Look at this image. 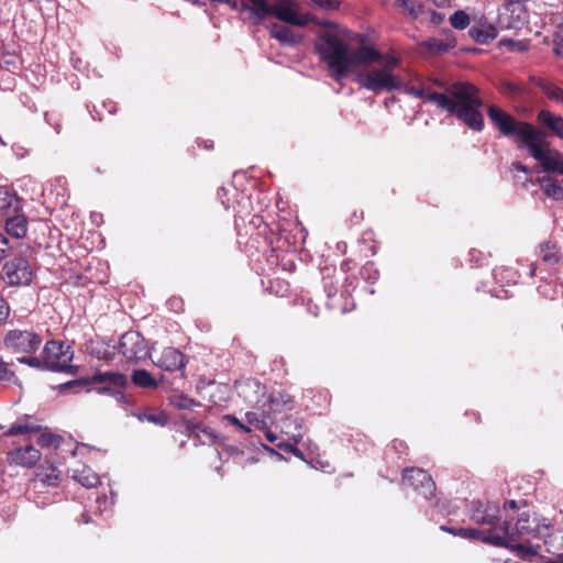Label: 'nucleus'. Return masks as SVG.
Wrapping results in <instances>:
<instances>
[{
    "label": "nucleus",
    "instance_id": "nucleus-4",
    "mask_svg": "<svg viewBox=\"0 0 563 563\" xmlns=\"http://www.w3.org/2000/svg\"><path fill=\"white\" fill-rule=\"evenodd\" d=\"M314 49L334 81L349 76L350 44L334 33H322L314 41Z\"/></svg>",
    "mask_w": 563,
    "mask_h": 563
},
{
    "label": "nucleus",
    "instance_id": "nucleus-57",
    "mask_svg": "<svg viewBox=\"0 0 563 563\" xmlns=\"http://www.w3.org/2000/svg\"><path fill=\"white\" fill-rule=\"evenodd\" d=\"M511 168L514 170L521 172V173H525V174H528L530 172V169L526 165L520 163V162H514L511 164Z\"/></svg>",
    "mask_w": 563,
    "mask_h": 563
},
{
    "label": "nucleus",
    "instance_id": "nucleus-36",
    "mask_svg": "<svg viewBox=\"0 0 563 563\" xmlns=\"http://www.w3.org/2000/svg\"><path fill=\"white\" fill-rule=\"evenodd\" d=\"M285 433L290 435V439L294 440L295 443H299L303 438V428L302 423L298 419H290L285 422Z\"/></svg>",
    "mask_w": 563,
    "mask_h": 563
},
{
    "label": "nucleus",
    "instance_id": "nucleus-56",
    "mask_svg": "<svg viewBox=\"0 0 563 563\" xmlns=\"http://www.w3.org/2000/svg\"><path fill=\"white\" fill-rule=\"evenodd\" d=\"M168 305L170 309L175 311H181L183 310V301L180 299L174 298L168 301Z\"/></svg>",
    "mask_w": 563,
    "mask_h": 563
},
{
    "label": "nucleus",
    "instance_id": "nucleus-11",
    "mask_svg": "<svg viewBox=\"0 0 563 563\" xmlns=\"http://www.w3.org/2000/svg\"><path fill=\"white\" fill-rule=\"evenodd\" d=\"M402 483L413 488L426 499L435 496V483L432 477L422 468L411 467L404 471Z\"/></svg>",
    "mask_w": 563,
    "mask_h": 563
},
{
    "label": "nucleus",
    "instance_id": "nucleus-8",
    "mask_svg": "<svg viewBox=\"0 0 563 563\" xmlns=\"http://www.w3.org/2000/svg\"><path fill=\"white\" fill-rule=\"evenodd\" d=\"M1 278L11 287L29 286L33 279V269L26 258L14 255L3 264Z\"/></svg>",
    "mask_w": 563,
    "mask_h": 563
},
{
    "label": "nucleus",
    "instance_id": "nucleus-51",
    "mask_svg": "<svg viewBox=\"0 0 563 563\" xmlns=\"http://www.w3.org/2000/svg\"><path fill=\"white\" fill-rule=\"evenodd\" d=\"M97 503V506H98V510L100 512H102L103 510H106L109 506H111L113 504V501H109L107 496L103 495V496H100L97 498L96 500Z\"/></svg>",
    "mask_w": 563,
    "mask_h": 563
},
{
    "label": "nucleus",
    "instance_id": "nucleus-25",
    "mask_svg": "<svg viewBox=\"0 0 563 563\" xmlns=\"http://www.w3.org/2000/svg\"><path fill=\"white\" fill-rule=\"evenodd\" d=\"M544 539L547 551L556 556L553 563H563V530H556L541 537Z\"/></svg>",
    "mask_w": 563,
    "mask_h": 563
},
{
    "label": "nucleus",
    "instance_id": "nucleus-31",
    "mask_svg": "<svg viewBox=\"0 0 563 563\" xmlns=\"http://www.w3.org/2000/svg\"><path fill=\"white\" fill-rule=\"evenodd\" d=\"M71 477L86 488L100 484V477L90 467L84 466L80 471H73Z\"/></svg>",
    "mask_w": 563,
    "mask_h": 563
},
{
    "label": "nucleus",
    "instance_id": "nucleus-29",
    "mask_svg": "<svg viewBox=\"0 0 563 563\" xmlns=\"http://www.w3.org/2000/svg\"><path fill=\"white\" fill-rule=\"evenodd\" d=\"M89 382L123 388L126 385V377L117 372H100L95 374Z\"/></svg>",
    "mask_w": 563,
    "mask_h": 563
},
{
    "label": "nucleus",
    "instance_id": "nucleus-42",
    "mask_svg": "<svg viewBox=\"0 0 563 563\" xmlns=\"http://www.w3.org/2000/svg\"><path fill=\"white\" fill-rule=\"evenodd\" d=\"M361 275L362 277L369 282V283H375V280L378 279V271L376 269L375 265L373 262H367L361 269Z\"/></svg>",
    "mask_w": 563,
    "mask_h": 563
},
{
    "label": "nucleus",
    "instance_id": "nucleus-54",
    "mask_svg": "<svg viewBox=\"0 0 563 563\" xmlns=\"http://www.w3.org/2000/svg\"><path fill=\"white\" fill-rule=\"evenodd\" d=\"M227 188L221 187L218 190V198L221 200V203L223 205L224 209L229 210L230 208H232V206L230 205L229 200L223 199V195H227Z\"/></svg>",
    "mask_w": 563,
    "mask_h": 563
},
{
    "label": "nucleus",
    "instance_id": "nucleus-22",
    "mask_svg": "<svg viewBox=\"0 0 563 563\" xmlns=\"http://www.w3.org/2000/svg\"><path fill=\"white\" fill-rule=\"evenodd\" d=\"M273 5L268 4L266 0H249L246 2H239L240 11H250L254 16L255 23H260L265 20L268 15H272Z\"/></svg>",
    "mask_w": 563,
    "mask_h": 563
},
{
    "label": "nucleus",
    "instance_id": "nucleus-18",
    "mask_svg": "<svg viewBox=\"0 0 563 563\" xmlns=\"http://www.w3.org/2000/svg\"><path fill=\"white\" fill-rule=\"evenodd\" d=\"M235 389L239 396L249 402L258 404L265 396L266 387L255 378H243L235 382Z\"/></svg>",
    "mask_w": 563,
    "mask_h": 563
},
{
    "label": "nucleus",
    "instance_id": "nucleus-35",
    "mask_svg": "<svg viewBox=\"0 0 563 563\" xmlns=\"http://www.w3.org/2000/svg\"><path fill=\"white\" fill-rule=\"evenodd\" d=\"M132 382L139 387L151 388L156 387L157 383L152 375L145 369H135L132 373Z\"/></svg>",
    "mask_w": 563,
    "mask_h": 563
},
{
    "label": "nucleus",
    "instance_id": "nucleus-10",
    "mask_svg": "<svg viewBox=\"0 0 563 563\" xmlns=\"http://www.w3.org/2000/svg\"><path fill=\"white\" fill-rule=\"evenodd\" d=\"M499 506L495 501L489 500H475L470 506V517L477 523L488 526L492 528L489 532H495L499 529Z\"/></svg>",
    "mask_w": 563,
    "mask_h": 563
},
{
    "label": "nucleus",
    "instance_id": "nucleus-32",
    "mask_svg": "<svg viewBox=\"0 0 563 563\" xmlns=\"http://www.w3.org/2000/svg\"><path fill=\"white\" fill-rule=\"evenodd\" d=\"M532 82L539 87L544 95L555 102H560L563 97V89L554 85L553 82L543 78H531Z\"/></svg>",
    "mask_w": 563,
    "mask_h": 563
},
{
    "label": "nucleus",
    "instance_id": "nucleus-23",
    "mask_svg": "<svg viewBox=\"0 0 563 563\" xmlns=\"http://www.w3.org/2000/svg\"><path fill=\"white\" fill-rule=\"evenodd\" d=\"M22 211L21 200L14 191L8 188H0V213L10 216Z\"/></svg>",
    "mask_w": 563,
    "mask_h": 563
},
{
    "label": "nucleus",
    "instance_id": "nucleus-16",
    "mask_svg": "<svg viewBox=\"0 0 563 563\" xmlns=\"http://www.w3.org/2000/svg\"><path fill=\"white\" fill-rule=\"evenodd\" d=\"M384 57L385 55L380 54L373 46L362 45L354 48L350 45L349 73L353 67L378 63Z\"/></svg>",
    "mask_w": 563,
    "mask_h": 563
},
{
    "label": "nucleus",
    "instance_id": "nucleus-12",
    "mask_svg": "<svg viewBox=\"0 0 563 563\" xmlns=\"http://www.w3.org/2000/svg\"><path fill=\"white\" fill-rule=\"evenodd\" d=\"M118 350L128 361L144 360L148 355L144 338L136 331H128L122 334Z\"/></svg>",
    "mask_w": 563,
    "mask_h": 563
},
{
    "label": "nucleus",
    "instance_id": "nucleus-30",
    "mask_svg": "<svg viewBox=\"0 0 563 563\" xmlns=\"http://www.w3.org/2000/svg\"><path fill=\"white\" fill-rule=\"evenodd\" d=\"M41 424L31 418H24L13 423L4 433L7 435L29 434L38 432Z\"/></svg>",
    "mask_w": 563,
    "mask_h": 563
},
{
    "label": "nucleus",
    "instance_id": "nucleus-41",
    "mask_svg": "<svg viewBox=\"0 0 563 563\" xmlns=\"http://www.w3.org/2000/svg\"><path fill=\"white\" fill-rule=\"evenodd\" d=\"M121 389L122 388L107 385V386L95 388L93 390H96L100 395L107 394V395L113 397L117 401L122 402V401H124L125 396Z\"/></svg>",
    "mask_w": 563,
    "mask_h": 563
},
{
    "label": "nucleus",
    "instance_id": "nucleus-43",
    "mask_svg": "<svg viewBox=\"0 0 563 563\" xmlns=\"http://www.w3.org/2000/svg\"><path fill=\"white\" fill-rule=\"evenodd\" d=\"M538 291L548 299H554L559 294L558 287L548 282H542L538 287Z\"/></svg>",
    "mask_w": 563,
    "mask_h": 563
},
{
    "label": "nucleus",
    "instance_id": "nucleus-3",
    "mask_svg": "<svg viewBox=\"0 0 563 563\" xmlns=\"http://www.w3.org/2000/svg\"><path fill=\"white\" fill-rule=\"evenodd\" d=\"M552 523L545 518H538L534 514L522 511L517 515L514 522L512 516H506L499 529H496L497 534L503 538L499 547L509 548L519 556L536 555L540 551V545L532 543H519L520 539L526 537H542L543 530H550Z\"/></svg>",
    "mask_w": 563,
    "mask_h": 563
},
{
    "label": "nucleus",
    "instance_id": "nucleus-27",
    "mask_svg": "<svg viewBox=\"0 0 563 563\" xmlns=\"http://www.w3.org/2000/svg\"><path fill=\"white\" fill-rule=\"evenodd\" d=\"M538 183L547 197L555 201L563 200V187L555 178L551 176H542L538 178Z\"/></svg>",
    "mask_w": 563,
    "mask_h": 563
},
{
    "label": "nucleus",
    "instance_id": "nucleus-63",
    "mask_svg": "<svg viewBox=\"0 0 563 563\" xmlns=\"http://www.w3.org/2000/svg\"><path fill=\"white\" fill-rule=\"evenodd\" d=\"M440 529H441L442 531H445V532L450 533V534H453V536H457V537H459V533H457L459 529L450 528V527H445V526H442Z\"/></svg>",
    "mask_w": 563,
    "mask_h": 563
},
{
    "label": "nucleus",
    "instance_id": "nucleus-61",
    "mask_svg": "<svg viewBox=\"0 0 563 563\" xmlns=\"http://www.w3.org/2000/svg\"><path fill=\"white\" fill-rule=\"evenodd\" d=\"M224 419L238 429L242 424V422L233 415H227Z\"/></svg>",
    "mask_w": 563,
    "mask_h": 563
},
{
    "label": "nucleus",
    "instance_id": "nucleus-17",
    "mask_svg": "<svg viewBox=\"0 0 563 563\" xmlns=\"http://www.w3.org/2000/svg\"><path fill=\"white\" fill-rule=\"evenodd\" d=\"M153 363L164 371L176 372L185 368V356L178 349L165 347Z\"/></svg>",
    "mask_w": 563,
    "mask_h": 563
},
{
    "label": "nucleus",
    "instance_id": "nucleus-28",
    "mask_svg": "<svg viewBox=\"0 0 563 563\" xmlns=\"http://www.w3.org/2000/svg\"><path fill=\"white\" fill-rule=\"evenodd\" d=\"M538 255L548 265H555L561 260V251L553 241H544L539 245Z\"/></svg>",
    "mask_w": 563,
    "mask_h": 563
},
{
    "label": "nucleus",
    "instance_id": "nucleus-50",
    "mask_svg": "<svg viewBox=\"0 0 563 563\" xmlns=\"http://www.w3.org/2000/svg\"><path fill=\"white\" fill-rule=\"evenodd\" d=\"M10 314V306L0 297V324L4 322Z\"/></svg>",
    "mask_w": 563,
    "mask_h": 563
},
{
    "label": "nucleus",
    "instance_id": "nucleus-7",
    "mask_svg": "<svg viewBox=\"0 0 563 563\" xmlns=\"http://www.w3.org/2000/svg\"><path fill=\"white\" fill-rule=\"evenodd\" d=\"M74 354L70 346L64 342L51 340L43 349L44 368L52 372L73 373Z\"/></svg>",
    "mask_w": 563,
    "mask_h": 563
},
{
    "label": "nucleus",
    "instance_id": "nucleus-24",
    "mask_svg": "<svg viewBox=\"0 0 563 563\" xmlns=\"http://www.w3.org/2000/svg\"><path fill=\"white\" fill-rule=\"evenodd\" d=\"M459 537L468 540H481L484 543L498 545L501 544L503 538L495 532H484L479 529L474 528H459Z\"/></svg>",
    "mask_w": 563,
    "mask_h": 563
},
{
    "label": "nucleus",
    "instance_id": "nucleus-47",
    "mask_svg": "<svg viewBox=\"0 0 563 563\" xmlns=\"http://www.w3.org/2000/svg\"><path fill=\"white\" fill-rule=\"evenodd\" d=\"M311 2L324 10H336L340 7V2L336 0H311Z\"/></svg>",
    "mask_w": 563,
    "mask_h": 563
},
{
    "label": "nucleus",
    "instance_id": "nucleus-58",
    "mask_svg": "<svg viewBox=\"0 0 563 563\" xmlns=\"http://www.w3.org/2000/svg\"><path fill=\"white\" fill-rule=\"evenodd\" d=\"M514 511L516 512L518 510V505L516 503V500H507L505 504H504V511Z\"/></svg>",
    "mask_w": 563,
    "mask_h": 563
},
{
    "label": "nucleus",
    "instance_id": "nucleus-1",
    "mask_svg": "<svg viewBox=\"0 0 563 563\" xmlns=\"http://www.w3.org/2000/svg\"><path fill=\"white\" fill-rule=\"evenodd\" d=\"M492 123L506 137H512L518 148L526 147L529 154L547 173L563 176V155L555 150H543V133L526 121H518L497 106L487 108Z\"/></svg>",
    "mask_w": 563,
    "mask_h": 563
},
{
    "label": "nucleus",
    "instance_id": "nucleus-39",
    "mask_svg": "<svg viewBox=\"0 0 563 563\" xmlns=\"http://www.w3.org/2000/svg\"><path fill=\"white\" fill-rule=\"evenodd\" d=\"M63 439L60 435L54 433H42L37 439V444L42 448L57 449Z\"/></svg>",
    "mask_w": 563,
    "mask_h": 563
},
{
    "label": "nucleus",
    "instance_id": "nucleus-59",
    "mask_svg": "<svg viewBox=\"0 0 563 563\" xmlns=\"http://www.w3.org/2000/svg\"><path fill=\"white\" fill-rule=\"evenodd\" d=\"M266 437V439L271 442V443H275L277 441V435L271 430L268 429V427L266 426V428L264 430H262Z\"/></svg>",
    "mask_w": 563,
    "mask_h": 563
},
{
    "label": "nucleus",
    "instance_id": "nucleus-37",
    "mask_svg": "<svg viewBox=\"0 0 563 563\" xmlns=\"http://www.w3.org/2000/svg\"><path fill=\"white\" fill-rule=\"evenodd\" d=\"M449 20L451 25L456 30H465L472 21L471 16L463 10L453 12Z\"/></svg>",
    "mask_w": 563,
    "mask_h": 563
},
{
    "label": "nucleus",
    "instance_id": "nucleus-2",
    "mask_svg": "<svg viewBox=\"0 0 563 563\" xmlns=\"http://www.w3.org/2000/svg\"><path fill=\"white\" fill-rule=\"evenodd\" d=\"M428 101L450 114H454L473 131L481 132L485 126L484 117L479 111L483 106L479 89L470 81L452 84L448 89V95L430 92Z\"/></svg>",
    "mask_w": 563,
    "mask_h": 563
},
{
    "label": "nucleus",
    "instance_id": "nucleus-45",
    "mask_svg": "<svg viewBox=\"0 0 563 563\" xmlns=\"http://www.w3.org/2000/svg\"><path fill=\"white\" fill-rule=\"evenodd\" d=\"M14 250L5 234L0 232V263Z\"/></svg>",
    "mask_w": 563,
    "mask_h": 563
},
{
    "label": "nucleus",
    "instance_id": "nucleus-33",
    "mask_svg": "<svg viewBox=\"0 0 563 563\" xmlns=\"http://www.w3.org/2000/svg\"><path fill=\"white\" fill-rule=\"evenodd\" d=\"M60 475V471L53 465L41 466L37 471V477L47 486H57Z\"/></svg>",
    "mask_w": 563,
    "mask_h": 563
},
{
    "label": "nucleus",
    "instance_id": "nucleus-14",
    "mask_svg": "<svg viewBox=\"0 0 563 563\" xmlns=\"http://www.w3.org/2000/svg\"><path fill=\"white\" fill-rule=\"evenodd\" d=\"M294 401L291 397L283 391L273 393L269 398L263 404L264 416L271 422L278 420V415L291 411Z\"/></svg>",
    "mask_w": 563,
    "mask_h": 563
},
{
    "label": "nucleus",
    "instance_id": "nucleus-13",
    "mask_svg": "<svg viewBox=\"0 0 563 563\" xmlns=\"http://www.w3.org/2000/svg\"><path fill=\"white\" fill-rule=\"evenodd\" d=\"M272 15L285 23L297 26H305L313 21L310 14H299L298 4L294 0H278L275 2Z\"/></svg>",
    "mask_w": 563,
    "mask_h": 563
},
{
    "label": "nucleus",
    "instance_id": "nucleus-34",
    "mask_svg": "<svg viewBox=\"0 0 563 563\" xmlns=\"http://www.w3.org/2000/svg\"><path fill=\"white\" fill-rule=\"evenodd\" d=\"M169 402L173 407L184 410H194L200 404L194 398L188 397L183 393L173 394L169 396Z\"/></svg>",
    "mask_w": 563,
    "mask_h": 563
},
{
    "label": "nucleus",
    "instance_id": "nucleus-9",
    "mask_svg": "<svg viewBox=\"0 0 563 563\" xmlns=\"http://www.w3.org/2000/svg\"><path fill=\"white\" fill-rule=\"evenodd\" d=\"M3 343L13 353L33 354L40 349L42 338L33 330L13 329L5 334Z\"/></svg>",
    "mask_w": 563,
    "mask_h": 563
},
{
    "label": "nucleus",
    "instance_id": "nucleus-55",
    "mask_svg": "<svg viewBox=\"0 0 563 563\" xmlns=\"http://www.w3.org/2000/svg\"><path fill=\"white\" fill-rule=\"evenodd\" d=\"M195 3H200L199 0H192ZM211 2L224 3L230 5L232 9L239 8V0H210Z\"/></svg>",
    "mask_w": 563,
    "mask_h": 563
},
{
    "label": "nucleus",
    "instance_id": "nucleus-46",
    "mask_svg": "<svg viewBox=\"0 0 563 563\" xmlns=\"http://www.w3.org/2000/svg\"><path fill=\"white\" fill-rule=\"evenodd\" d=\"M20 363L34 368H44L43 355L41 357L26 355L18 358Z\"/></svg>",
    "mask_w": 563,
    "mask_h": 563
},
{
    "label": "nucleus",
    "instance_id": "nucleus-38",
    "mask_svg": "<svg viewBox=\"0 0 563 563\" xmlns=\"http://www.w3.org/2000/svg\"><path fill=\"white\" fill-rule=\"evenodd\" d=\"M245 420L249 424L254 426L260 430H264L266 428V423L268 418L264 416V409H262V413L255 411H249L245 413Z\"/></svg>",
    "mask_w": 563,
    "mask_h": 563
},
{
    "label": "nucleus",
    "instance_id": "nucleus-21",
    "mask_svg": "<svg viewBox=\"0 0 563 563\" xmlns=\"http://www.w3.org/2000/svg\"><path fill=\"white\" fill-rule=\"evenodd\" d=\"M538 122L563 140V118L550 110L542 109L537 114Z\"/></svg>",
    "mask_w": 563,
    "mask_h": 563
},
{
    "label": "nucleus",
    "instance_id": "nucleus-44",
    "mask_svg": "<svg viewBox=\"0 0 563 563\" xmlns=\"http://www.w3.org/2000/svg\"><path fill=\"white\" fill-rule=\"evenodd\" d=\"M426 46L429 47L431 51L440 53L449 52L452 48V45L450 43L437 38L428 40L426 42Z\"/></svg>",
    "mask_w": 563,
    "mask_h": 563
},
{
    "label": "nucleus",
    "instance_id": "nucleus-60",
    "mask_svg": "<svg viewBox=\"0 0 563 563\" xmlns=\"http://www.w3.org/2000/svg\"><path fill=\"white\" fill-rule=\"evenodd\" d=\"M278 446L284 449L286 452H291V453H294L296 455L300 454V451L298 449H296L292 444H289V443L282 444V443H279Z\"/></svg>",
    "mask_w": 563,
    "mask_h": 563
},
{
    "label": "nucleus",
    "instance_id": "nucleus-5",
    "mask_svg": "<svg viewBox=\"0 0 563 563\" xmlns=\"http://www.w3.org/2000/svg\"><path fill=\"white\" fill-rule=\"evenodd\" d=\"M399 65V58L394 54H386L376 67H369L360 71L355 77V82L361 87L374 93L382 91H396L401 89V80L394 74Z\"/></svg>",
    "mask_w": 563,
    "mask_h": 563
},
{
    "label": "nucleus",
    "instance_id": "nucleus-6",
    "mask_svg": "<svg viewBox=\"0 0 563 563\" xmlns=\"http://www.w3.org/2000/svg\"><path fill=\"white\" fill-rule=\"evenodd\" d=\"M342 275L333 267L322 269L323 288L328 297L329 309L345 313L354 309L355 303L347 287L341 288Z\"/></svg>",
    "mask_w": 563,
    "mask_h": 563
},
{
    "label": "nucleus",
    "instance_id": "nucleus-26",
    "mask_svg": "<svg viewBox=\"0 0 563 563\" xmlns=\"http://www.w3.org/2000/svg\"><path fill=\"white\" fill-rule=\"evenodd\" d=\"M269 35L273 38H276L282 44H287L290 46H295L301 42V36L296 34L288 26L279 25L277 23H273L269 26Z\"/></svg>",
    "mask_w": 563,
    "mask_h": 563
},
{
    "label": "nucleus",
    "instance_id": "nucleus-49",
    "mask_svg": "<svg viewBox=\"0 0 563 563\" xmlns=\"http://www.w3.org/2000/svg\"><path fill=\"white\" fill-rule=\"evenodd\" d=\"M407 95H410V96H413L416 98H426L428 100V95L424 93V90L421 89V88H416V87H405L401 89Z\"/></svg>",
    "mask_w": 563,
    "mask_h": 563
},
{
    "label": "nucleus",
    "instance_id": "nucleus-15",
    "mask_svg": "<svg viewBox=\"0 0 563 563\" xmlns=\"http://www.w3.org/2000/svg\"><path fill=\"white\" fill-rule=\"evenodd\" d=\"M470 36L478 44H488L498 35L497 27L484 14L473 15Z\"/></svg>",
    "mask_w": 563,
    "mask_h": 563
},
{
    "label": "nucleus",
    "instance_id": "nucleus-64",
    "mask_svg": "<svg viewBox=\"0 0 563 563\" xmlns=\"http://www.w3.org/2000/svg\"><path fill=\"white\" fill-rule=\"evenodd\" d=\"M351 264L352 262L351 261H344L341 265V269L343 273L347 272L349 269H351Z\"/></svg>",
    "mask_w": 563,
    "mask_h": 563
},
{
    "label": "nucleus",
    "instance_id": "nucleus-20",
    "mask_svg": "<svg viewBox=\"0 0 563 563\" xmlns=\"http://www.w3.org/2000/svg\"><path fill=\"white\" fill-rule=\"evenodd\" d=\"M27 218L21 213H12L7 216L5 232L14 239H23L27 233Z\"/></svg>",
    "mask_w": 563,
    "mask_h": 563
},
{
    "label": "nucleus",
    "instance_id": "nucleus-53",
    "mask_svg": "<svg viewBox=\"0 0 563 563\" xmlns=\"http://www.w3.org/2000/svg\"><path fill=\"white\" fill-rule=\"evenodd\" d=\"M145 419L152 423L164 426L166 423V419L162 415H147Z\"/></svg>",
    "mask_w": 563,
    "mask_h": 563
},
{
    "label": "nucleus",
    "instance_id": "nucleus-48",
    "mask_svg": "<svg viewBox=\"0 0 563 563\" xmlns=\"http://www.w3.org/2000/svg\"><path fill=\"white\" fill-rule=\"evenodd\" d=\"M554 52L559 56H563V25L559 27L554 38Z\"/></svg>",
    "mask_w": 563,
    "mask_h": 563
},
{
    "label": "nucleus",
    "instance_id": "nucleus-62",
    "mask_svg": "<svg viewBox=\"0 0 563 563\" xmlns=\"http://www.w3.org/2000/svg\"><path fill=\"white\" fill-rule=\"evenodd\" d=\"M88 382L87 380H82V379H79V380H71V382H68L66 384H63L60 385V387L63 389H66L68 387H71V386H76V385H86Z\"/></svg>",
    "mask_w": 563,
    "mask_h": 563
},
{
    "label": "nucleus",
    "instance_id": "nucleus-40",
    "mask_svg": "<svg viewBox=\"0 0 563 563\" xmlns=\"http://www.w3.org/2000/svg\"><path fill=\"white\" fill-rule=\"evenodd\" d=\"M396 4L404 9L413 19H418L422 13V5L413 4L409 2V0H396Z\"/></svg>",
    "mask_w": 563,
    "mask_h": 563
},
{
    "label": "nucleus",
    "instance_id": "nucleus-52",
    "mask_svg": "<svg viewBox=\"0 0 563 563\" xmlns=\"http://www.w3.org/2000/svg\"><path fill=\"white\" fill-rule=\"evenodd\" d=\"M45 121L54 126V130L57 134L60 133V124L58 122V120L53 115V114H49V113H45Z\"/></svg>",
    "mask_w": 563,
    "mask_h": 563
},
{
    "label": "nucleus",
    "instance_id": "nucleus-19",
    "mask_svg": "<svg viewBox=\"0 0 563 563\" xmlns=\"http://www.w3.org/2000/svg\"><path fill=\"white\" fill-rule=\"evenodd\" d=\"M40 451L32 445L18 448L9 452L8 455V460L11 464H15L27 468L34 466L40 461Z\"/></svg>",
    "mask_w": 563,
    "mask_h": 563
}]
</instances>
